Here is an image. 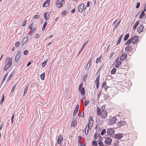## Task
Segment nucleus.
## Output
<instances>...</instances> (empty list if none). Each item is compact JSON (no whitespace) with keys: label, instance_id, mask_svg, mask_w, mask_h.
<instances>
[{"label":"nucleus","instance_id":"obj_6","mask_svg":"<svg viewBox=\"0 0 146 146\" xmlns=\"http://www.w3.org/2000/svg\"><path fill=\"white\" fill-rule=\"evenodd\" d=\"M115 130L113 128H110L108 130L107 133L110 135H112L114 133Z\"/></svg>","mask_w":146,"mask_h":146},{"label":"nucleus","instance_id":"obj_2","mask_svg":"<svg viewBox=\"0 0 146 146\" xmlns=\"http://www.w3.org/2000/svg\"><path fill=\"white\" fill-rule=\"evenodd\" d=\"M64 3V0H58L56 3L57 7L58 8H60L63 5V3Z\"/></svg>","mask_w":146,"mask_h":146},{"label":"nucleus","instance_id":"obj_23","mask_svg":"<svg viewBox=\"0 0 146 146\" xmlns=\"http://www.w3.org/2000/svg\"><path fill=\"white\" fill-rule=\"evenodd\" d=\"M144 10V11H142L139 16V18L140 19H142L145 15V11H146V10Z\"/></svg>","mask_w":146,"mask_h":146},{"label":"nucleus","instance_id":"obj_50","mask_svg":"<svg viewBox=\"0 0 146 146\" xmlns=\"http://www.w3.org/2000/svg\"><path fill=\"white\" fill-rule=\"evenodd\" d=\"M140 5V3L139 2L137 3V5L136 6V9L138 8L139 7Z\"/></svg>","mask_w":146,"mask_h":146},{"label":"nucleus","instance_id":"obj_59","mask_svg":"<svg viewBox=\"0 0 146 146\" xmlns=\"http://www.w3.org/2000/svg\"><path fill=\"white\" fill-rule=\"evenodd\" d=\"M80 116L81 117H84V113L83 112H82L81 113H80Z\"/></svg>","mask_w":146,"mask_h":146},{"label":"nucleus","instance_id":"obj_43","mask_svg":"<svg viewBox=\"0 0 146 146\" xmlns=\"http://www.w3.org/2000/svg\"><path fill=\"white\" fill-rule=\"evenodd\" d=\"M40 16L39 15H35L34 16V18L35 19H37L38 18H40Z\"/></svg>","mask_w":146,"mask_h":146},{"label":"nucleus","instance_id":"obj_11","mask_svg":"<svg viewBox=\"0 0 146 146\" xmlns=\"http://www.w3.org/2000/svg\"><path fill=\"white\" fill-rule=\"evenodd\" d=\"M93 123V121L92 119V116H90L89 117V121L88 122V124L89 125H91V127H90V129H91L92 128V126Z\"/></svg>","mask_w":146,"mask_h":146},{"label":"nucleus","instance_id":"obj_45","mask_svg":"<svg viewBox=\"0 0 146 146\" xmlns=\"http://www.w3.org/2000/svg\"><path fill=\"white\" fill-rule=\"evenodd\" d=\"M119 25L116 24L115 26L113 27V31H115V29L118 27Z\"/></svg>","mask_w":146,"mask_h":146},{"label":"nucleus","instance_id":"obj_42","mask_svg":"<svg viewBox=\"0 0 146 146\" xmlns=\"http://www.w3.org/2000/svg\"><path fill=\"white\" fill-rule=\"evenodd\" d=\"M27 23V20H24V22L22 23V26L24 27L25 26Z\"/></svg>","mask_w":146,"mask_h":146},{"label":"nucleus","instance_id":"obj_25","mask_svg":"<svg viewBox=\"0 0 146 146\" xmlns=\"http://www.w3.org/2000/svg\"><path fill=\"white\" fill-rule=\"evenodd\" d=\"M97 114L98 115H100L101 114V110L100 109V108L98 107V108L97 110Z\"/></svg>","mask_w":146,"mask_h":146},{"label":"nucleus","instance_id":"obj_19","mask_svg":"<svg viewBox=\"0 0 146 146\" xmlns=\"http://www.w3.org/2000/svg\"><path fill=\"white\" fill-rule=\"evenodd\" d=\"M127 57V55L125 54H123L120 57V60H123L125 59Z\"/></svg>","mask_w":146,"mask_h":146},{"label":"nucleus","instance_id":"obj_4","mask_svg":"<svg viewBox=\"0 0 146 146\" xmlns=\"http://www.w3.org/2000/svg\"><path fill=\"white\" fill-rule=\"evenodd\" d=\"M112 141V140L111 138L107 137L105 141V142L107 145H110L111 144Z\"/></svg>","mask_w":146,"mask_h":146},{"label":"nucleus","instance_id":"obj_51","mask_svg":"<svg viewBox=\"0 0 146 146\" xmlns=\"http://www.w3.org/2000/svg\"><path fill=\"white\" fill-rule=\"evenodd\" d=\"M97 133L96 132L95 133V134L94 135V140H96L97 138Z\"/></svg>","mask_w":146,"mask_h":146},{"label":"nucleus","instance_id":"obj_17","mask_svg":"<svg viewBox=\"0 0 146 146\" xmlns=\"http://www.w3.org/2000/svg\"><path fill=\"white\" fill-rule=\"evenodd\" d=\"M49 15V13L48 12H45L44 13V17L46 20H48Z\"/></svg>","mask_w":146,"mask_h":146},{"label":"nucleus","instance_id":"obj_9","mask_svg":"<svg viewBox=\"0 0 146 146\" xmlns=\"http://www.w3.org/2000/svg\"><path fill=\"white\" fill-rule=\"evenodd\" d=\"M126 121L124 119L119 122L117 124V126L120 127L125 125Z\"/></svg>","mask_w":146,"mask_h":146},{"label":"nucleus","instance_id":"obj_46","mask_svg":"<svg viewBox=\"0 0 146 146\" xmlns=\"http://www.w3.org/2000/svg\"><path fill=\"white\" fill-rule=\"evenodd\" d=\"M8 74V73H7V74H6L5 75V76H4L3 78V80H5L6 79L7 77V76Z\"/></svg>","mask_w":146,"mask_h":146},{"label":"nucleus","instance_id":"obj_21","mask_svg":"<svg viewBox=\"0 0 146 146\" xmlns=\"http://www.w3.org/2000/svg\"><path fill=\"white\" fill-rule=\"evenodd\" d=\"M132 47L130 45L127 46L125 48V50L126 52H129L130 51V50L131 49Z\"/></svg>","mask_w":146,"mask_h":146},{"label":"nucleus","instance_id":"obj_7","mask_svg":"<svg viewBox=\"0 0 146 146\" xmlns=\"http://www.w3.org/2000/svg\"><path fill=\"white\" fill-rule=\"evenodd\" d=\"M115 62H116V63L115 65V66L116 68L119 67V65L121 64V62L119 60V58H117L116 59Z\"/></svg>","mask_w":146,"mask_h":146},{"label":"nucleus","instance_id":"obj_64","mask_svg":"<svg viewBox=\"0 0 146 146\" xmlns=\"http://www.w3.org/2000/svg\"><path fill=\"white\" fill-rule=\"evenodd\" d=\"M87 77V74H86L84 77L83 80H86V79Z\"/></svg>","mask_w":146,"mask_h":146},{"label":"nucleus","instance_id":"obj_40","mask_svg":"<svg viewBox=\"0 0 146 146\" xmlns=\"http://www.w3.org/2000/svg\"><path fill=\"white\" fill-rule=\"evenodd\" d=\"M36 30V29H35V28H34L32 32H31V33H30V36H31L34 33V32Z\"/></svg>","mask_w":146,"mask_h":146},{"label":"nucleus","instance_id":"obj_18","mask_svg":"<svg viewBox=\"0 0 146 146\" xmlns=\"http://www.w3.org/2000/svg\"><path fill=\"white\" fill-rule=\"evenodd\" d=\"M63 140V137L62 135H60L58 137L57 140V143L58 144H60L61 142Z\"/></svg>","mask_w":146,"mask_h":146},{"label":"nucleus","instance_id":"obj_22","mask_svg":"<svg viewBox=\"0 0 146 146\" xmlns=\"http://www.w3.org/2000/svg\"><path fill=\"white\" fill-rule=\"evenodd\" d=\"M28 39V37H26L24 38L22 40V45H24V44H25L26 42H27Z\"/></svg>","mask_w":146,"mask_h":146},{"label":"nucleus","instance_id":"obj_37","mask_svg":"<svg viewBox=\"0 0 146 146\" xmlns=\"http://www.w3.org/2000/svg\"><path fill=\"white\" fill-rule=\"evenodd\" d=\"M4 100H5L4 96V95L3 94V95L1 98V102L0 103V104H2L3 103V102Z\"/></svg>","mask_w":146,"mask_h":146},{"label":"nucleus","instance_id":"obj_13","mask_svg":"<svg viewBox=\"0 0 146 146\" xmlns=\"http://www.w3.org/2000/svg\"><path fill=\"white\" fill-rule=\"evenodd\" d=\"M114 135L115 138L117 139H121L123 137L122 134H115Z\"/></svg>","mask_w":146,"mask_h":146},{"label":"nucleus","instance_id":"obj_58","mask_svg":"<svg viewBox=\"0 0 146 146\" xmlns=\"http://www.w3.org/2000/svg\"><path fill=\"white\" fill-rule=\"evenodd\" d=\"M83 86V83H81L79 86V89L82 88Z\"/></svg>","mask_w":146,"mask_h":146},{"label":"nucleus","instance_id":"obj_10","mask_svg":"<svg viewBox=\"0 0 146 146\" xmlns=\"http://www.w3.org/2000/svg\"><path fill=\"white\" fill-rule=\"evenodd\" d=\"M143 28V25H140L139 27L137 28V31L138 33H140L142 32Z\"/></svg>","mask_w":146,"mask_h":146},{"label":"nucleus","instance_id":"obj_14","mask_svg":"<svg viewBox=\"0 0 146 146\" xmlns=\"http://www.w3.org/2000/svg\"><path fill=\"white\" fill-rule=\"evenodd\" d=\"M79 108V105H77L73 113V115L74 116L78 112Z\"/></svg>","mask_w":146,"mask_h":146},{"label":"nucleus","instance_id":"obj_44","mask_svg":"<svg viewBox=\"0 0 146 146\" xmlns=\"http://www.w3.org/2000/svg\"><path fill=\"white\" fill-rule=\"evenodd\" d=\"M28 86H27L24 89V92H25V93H27V90H28Z\"/></svg>","mask_w":146,"mask_h":146},{"label":"nucleus","instance_id":"obj_27","mask_svg":"<svg viewBox=\"0 0 146 146\" xmlns=\"http://www.w3.org/2000/svg\"><path fill=\"white\" fill-rule=\"evenodd\" d=\"M45 76V73H43L41 74L40 75V77L41 79L42 80H44Z\"/></svg>","mask_w":146,"mask_h":146},{"label":"nucleus","instance_id":"obj_3","mask_svg":"<svg viewBox=\"0 0 146 146\" xmlns=\"http://www.w3.org/2000/svg\"><path fill=\"white\" fill-rule=\"evenodd\" d=\"M100 76L99 75H98L96 78V80L95 81V83L96 84V88L97 89H98V87L99 86L100 83H99V80H100Z\"/></svg>","mask_w":146,"mask_h":146},{"label":"nucleus","instance_id":"obj_16","mask_svg":"<svg viewBox=\"0 0 146 146\" xmlns=\"http://www.w3.org/2000/svg\"><path fill=\"white\" fill-rule=\"evenodd\" d=\"M50 0H47L44 2L43 5V7H48L49 5Z\"/></svg>","mask_w":146,"mask_h":146},{"label":"nucleus","instance_id":"obj_33","mask_svg":"<svg viewBox=\"0 0 146 146\" xmlns=\"http://www.w3.org/2000/svg\"><path fill=\"white\" fill-rule=\"evenodd\" d=\"M98 144L99 146H104L102 141L100 140H99L98 141Z\"/></svg>","mask_w":146,"mask_h":146},{"label":"nucleus","instance_id":"obj_26","mask_svg":"<svg viewBox=\"0 0 146 146\" xmlns=\"http://www.w3.org/2000/svg\"><path fill=\"white\" fill-rule=\"evenodd\" d=\"M139 24V22L138 21H137L135 23L134 25L133 26V29L134 30L136 29L137 27L138 26Z\"/></svg>","mask_w":146,"mask_h":146},{"label":"nucleus","instance_id":"obj_15","mask_svg":"<svg viewBox=\"0 0 146 146\" xmlns=\"http://www.w3.org/2000/svg\"><path fill=\"white\" fill-rule=\"evenodd\" d=\"M79 91L80 92L82 95L84 96L85 93V90L84 88L83 87L82 88L79 89Z\"/></svg>","mask_w":146,"mask_h":146},{"label":"nucleus","instance_id":"obj_36","mask_svg":"<svg viewBox=\"0 0 146 146\" xmlns=\"http://www.w3.org/2000/svg\"><path fill=\"white\" fill-rule=\"evenodd\" d=\"M68 12L67 10H65L62 13V15L63 16H64Z\"/></svg>","mask_w":146,"mask_h":146},{"label":"nucleus","instance_id":"obj_31","mask_svg":"<svg viewBox=\"0 0 146 146\" xmlns=\"http://www.w3.org/2000/svg\"><path fill=\"white\" fill-rule=\"evenodd\" d=\"M129 36V34L128 33L125 36L124 38V41L126 40L128 37Z\"/></svg>","mask_w":146,"mask_h":146},{"label":"nucleus","instance_id":"obj_5","mask_svg":"<svg viewBox=\"0 0 146 146\" xmlns=\"http://www.w3.org/2000/svg\"><path fill=\"white\" fill-rule=\"evenodd\" d=\"M100 115L103 118H105L107 116V112L106 111L102 110Z\"/></svg>","mask_w":146,"mask_h":146},{"label":"nucleus","instance_id":"obj_63","mask_svg":"<svg viewBox=\"0 0 146 146\" xmlns=\"http://www.w3.org/2000/svg\"><path fill=\"white\" fill-rule=\"evenodd\" d=\"M39 37V35L38 34H37L35 36V38H38Z\"/></svg>","mask_w":146,"mask_h":146},{"label":"nucleus","instance_id":"obj_38","mask_svg":"<svg viewBox=\"0 0 146 146\" xmlns=\"http://www.w3.org/2000/svg\"><path fill=\"white\" fill-rule=\"evenodd\" d=\"M12 74H11L9 76L8 78L7 79V81L8 82L11 79V78H12Z\"/></svg>","mask_w":146,"mask_h":146},{"label":"nucleus","instance_id":"obj_24","mask_svg":"<svg viewBox=\"0 0 146 146\" xmlns=\"http://www.w3.org/2000/svg\"><path fill=\"white\" fill-rule=\"evenodd\" d=\"M84 4L83 3H81L79 6L78 9H84Z\"/></svg>","mask_w":146,"mask_h":146},{"label":"nucleus","instance_id":"obj_60","mask_svg":"<svg viewBox=\"0 0 146 146\" xmlns=\"http://www.w3.org/2000/svg\"><path fill=\"white\" fill-rule=\"evenodd\" d=\"M106 85V82H103L102 84V87H104Z\"/></svg>","mask_w":146,"mask_h":146},{"label":"nucleus","instance_id":"obj_35","mask_svg":"<svg viewBox=\"0 0 146 146\" xmlns=\"http://www.w3.org/2000/svg\"><path fill=\"white\" fill-rule=\"evenodd\" d=\"M92 144L93 145L95 146H97V143L96 141H94L92 142Z\"/></svg>","mask_w":146,"mask_h":146},{"label":"nucleus","instance_id":"obj_30","mask_svg":"<svg viewBox=\"0 0 146 146\" xmlns=\"http://www.w3.org/2000/svg\"><path fill=\"white\" fill-rule=\"evenodd\" d=\"M131 41H132L131 38L130 39L128 40V41L125 43V44L126 45H128L130 44L131 43Z\"/></svg>","mask_w":146,"mask_h":146},{"label":"nucleus","instance_id":"obj_12","mask_svg":"<svg viewBox=\"0 0 146 146\" xmlns=\"http://www.w3.org/2000/svg\"><path fill=\"white\" fill-rule=\"evenodd\" d=\"M138 40V37L136 36H134L133 38H131L132 42L133 44H135Z\"/></svg>","mask_w":146,"mask_h":146},{"label":"nucleus","instance_id":"obj_34","mask_svg":"<svg viewBox=\"0 0 146 146\" xmlns=\"http://www.w3.org/2000/svg\"><path fill=\"white\" fill-rule=\"evenodd\" d=\"M102 59V57H99L98 58L96 61V62L97 63H98Z\"/></svg>","mask_w":146,"mask_h":146},{"label":"nucleus","instance_id":"obj_8","mask_svg":"<svg viewBox=\"0 0 146 146\" xmlns=\"http://www.w3.org/2000/svg\"><path fill=\"white\" fill-rule=\"evenodd\" d=\"M117 120L116 117H114L110 119L109 121V122L111 124H113L116 122Z\"/></svg>","mask_w":146,"mask_h":146},{"label":"nucleus","instance_id":"obj_47","mask_svg":"<svg viewBox=\"0 0 146 146\" xmlns=\"http://www.w3.org/2000/svg\"><path fill=\"white\" fill-rule=\"evenodd\" d=\"M86 43H87V42L86 43H85V44H84V45H83V46H82V47L81 50H80L79 51V53H80L82 52V50L84 48V46H85V44Z\"/></svg>","mask_w":146,"mask_h":146},{"label":"nucleus","instance_id":"obj_61","mask_svg":"<svg viewBox=\"0 0 146 146\" xmlns=\"http://www.w3.org/2000/svg\"><path fill=\"white\" fill-rule=\"evenodd\" d=\"M29 29H33V24L30 25L29 26Z\"/></svg>","mask_w":146,"mask_h":146},{"label":"nucleus","instance_id":"obj_20","mask_svg":"<svg viewBox=\"0 0 146 146\" xmlns=\"http://www.w3.org/2000/svg\"><path fill=\"white\" fill-rule=\"evenodd\" d=\"M76 123L77 122L76 121V119H74V118H73V120L71 123V125H72L73 127H75L76 125Z\"/></svg>","mask_w":146,"mask_h":146},{"label":"nucleus","instance_id":"obj_49","mask_svg":"<svg viewBox=\"0 0 146 146\" xmlns=\"http://www.w3.org/2000/svg\"><path fill=\"white\" fill-rule=\"evenodd\" d=\"M82 139V137L81 136H79V139H78V142L79 143H80L81 142V139Z\"/></svg>","mask_w":146,"mask_h":146},{"label":"nucleus","instance_id":"obj_54","mask_svg":"<svg viewBox=\"0 0 146 146\" xmlns=\"http://www.w3.org/2000/svg\"><path fill=\"white\" fill-rule=\"evenodd\" d=\"M90 66V64H88L87 65L86 67V69L87 70H88V68H89Z\"/></svg>","mask_w":146,"mask_h":146},{"label":"nucleus","instance_id":"obj_29","mask_svg":"<svg viewBox=\"0 0 146 146\" xmlns=\"http://www.w3.org/2000/svg\"><path fill=\"white\" fill-rule=\"evenodd\" d=\"M48 61V60H46V61L43 62L42 63V67H44L45 66L46 64Z\"/></svg>","mask_w":146,"mask_h":146},{"label":"nucleus","instance_id":"obj_62","mask_svg":"<svg viewBox=\"0 0 146 146\" xmlns=\"http://www.w3.org/2000/svg\"><path fill=\"white\" fill-rule=\"evenodd\" d=\"M46 25H43V27H42V30L43 31L45 29V28L46 27Z\"/></svg>","mask_w":146,"mask_h":146},{"label":"nucleus","instance_id":"obj_41","mask_svg":"<svg viewBox=\"0 0 146 146\" xmlns=\"http://www.w3.org/2000/svg\"><path fill=\"white\" fill-rule=\"evenodd\" d=\"M16 84L15 85H14L13 86L12 88V89L11 91V93H13V91H14L15 89V88L16 87Z\"/></svg>","mask_w":146,"mask_h":146},{"label":"nucleus","instance_id":"obj_53","mask_svg":"<svg viewBox=\"0 0 146 146\" xmlns=\"http://www.w3.org/2000/svg\"><path fill=\"white\" fill-rule=\"evenodd\" d=\"M121 40L120 39H118V40L117 42V43H116V45H117L118 44H119L120 43V42H121Z\"/></svg>","mask_w":146,"mask_h":146},{"label":"nucleus","instance_id":"obj_32","mask_svg":"<svg viewBox=\"0 0 146 146\" xmlns=\"http://www.w3.org/2000/svg\"><path fill=\"white\" fill-rule=\"evenodd\" d=\"M116 69L114 68L111 71V74H114L116 72Z\"/></svg>","mask_w":146,"mask_h":146},{"label":"nucleus","instance_id":"obj_57","mask_svg":"<svg viewBox=\"0 0 146 146\" xmlns=\"http://www.w3.org/2000/svg\"><path fill=\"white\" fill-rule=\"evenodd\" d=\"M21 51H19L18 52L17 54V55L19 56H21Z\"/></svg>","mask_w":146,"mask_h":146},{"label":"nucleus","instance_id":"obj_52","mask_svg":"<svg viewBox=\"0 0 146 146\" xmlns=\"http://www.w3.org/2000/svg\"><path fill=\"white\" fill-rule=\"evenodd\" d=\"M28 53V51L27 50H25L24 51L23 53L25 55H26Z\"/></svg>","mask_w":146,"mask_h":146},{"label":"nucleus","instance_id":"obj_55","mask_svg":"<svg viewBox=\"0 0 146 146\" xmlns=\"http://www.w3.org/2000/svg\"><path fill=\"white\" fill-rule=\"evenodd\" d=\"M20 44V42H17L15 44V46L16 47H18Z\"/></svg>","mask_w":146,"mask_h":146},{"label":"nucleus","instance_id":"obj_48","mask_svg":"<svg viewBox=\"0 0 146 146\" xmlns=\"http://www.w3.org/2000/svg\"><path fill=\"white\" fill-rule=\"evenodd\" d=\"M89 102V100L85 101L84 102L85 106L86 107Z\"/></svg>","mask_w":146,"mask_h":146},{"label":"nucleus","instance_id":"obj_28","mask_svg":"<svg viewBox=\"0 0 146 146\" xmlns=\"http://www.w3.org/2000/svg\"><path fill=\"white\" fill-rule=\"evenodd\" d=\"M20 58V56H19L16 55V56L15 57V62H18Z\"/></svg>","mask_w":146,"mask_h":146},{"label":"nucleus","instance_id":"obj_1","mask_svg":"<svg viewBox=\"0 0 146 146\" xmlns=\"http://www.w3.org/2000/svg\"><path fill=\"white\" fill-rule=\"evenodd\" d=\"M6 65L4 67L3 70L4 71H7L12 65V60L11 58L7 57L5 62Z\"/></svg>","mask_w":146,"mask_h":146},{"label":"nucleus","instance_id":"obj_56","mask_svg":"<svg viewBox=\"0 0 146 146\" xmlns=\"http://www.w3.org/2000/svg\"><path fill=\"white\" fill-rule=\"evenodd\" d=\"M91 3V2L88 1V2L86 6L87 7H88L90 6V3Z\"/></svg>","mask_w":146,"mask_h":146},{"label":"nucleus","instance_id":"obj_39","mask_svg":"<svg viewBox=\"0 0 146 146\" xmlns=\"http://www.w3.org/2000/svg\"><path fill=\"white\" fill-rule=\"evenodd\" d=\"M106 132V130L105 129H104L102 130V131L101 133V135H103Z\"/></svg>","mask_w":146,"mask_h":146}]
</instances>
